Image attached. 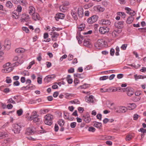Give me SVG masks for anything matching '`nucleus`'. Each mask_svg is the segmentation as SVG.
Masks as SVG:
<instances>
[{
	"mask_svg": "<svg viewBox=\"0 0 146 146\" xmlns=\"http://www.w3.org/2000/svg\"><path fill=\"white\" fill-rule=\"evenodd\" d=\"M115 53L114 50L113 48H111L110 50V54L111 56H113Z\"/></svg>",
	"mask_w": 146,
	"mask_h": 146,
	"instance_id": "obj_55",
	"label": "nucleus"
},
{
	"mask_svg": "<svg viewBox=\"0 0 146 146\" xmlns=\"http://www.w3.org/2000/svg\"><path fill=\"white\" fill-rule=\"evenodd\" d=\"M82 119L86 123H88L91 121V119L88 115H85L83 116Z\"/></svg>",
	"mask_w": 146,
	"mask_h": 146,
	"instance_id": "obj_9",
	"label": "nucleus"
},
{
	"mask_svg": "<svg viewBox=\"0 0 146 146\" xmlns=\"http://www.w3.org/2000/svg\"><path fill=\"white\" fill-rule=\"evenodd\" d=\"M19 1L23 5L25 6L27 4L25 0H19Z\"/></svg>",
	"mask_w": 146,
	"mask_h": 146,
	"instance_id": "obj_35",
	"label": "nucleus"
},
{
	"mask_svg": "<svg viewBox=\"0 0 146 146\" xmlns=\"http://www.w3.org/2000/svg\"><path fill=\"white\" fill-rule=\"evenodd\" d=\"M11 139L10 138H7L4 140L1 144L2 146H6L8 145V143L9 142Z\"/></svg>",
	"mask_w": 146,
	"mask_h": 146,
	"instance_id": "obj_21",
	"label": "nucleus"
},
{
	"mask_svg": "<svg viewBox=\"0 0 146 146\" xmlns=\"http://www.w3.org/2000/svg\"><path fill=\"white\" fill-rule=\"evenodd\" d=\"M89 85L87 84H84L83 85L80 86L78 88L86 89L89 87Z\"/></svg>",
	"mask_w": 146,
	"mask_h": 146,
	"instance_id": "obj_32",
	"label": "nucleus"
},
{
	"mask_svg": "<svg viewBox=\"0 0 146 146\" xmlns=\"http://www.w3.org/2000/svg\"><path fill=\"white\" fill-rule=\"evenodd\" d=\"M39 116L37 114V113L36 111H33L32 115L30 117H28V119L29 120H32V119L34 117Z\"/></svg>",
	"mask_w": 146,
	"mask_h": 146,
	"instance_id": "obj_20",
	"label": "nucleus"
},
{
	"mask_svg": "<svg viewBox=\"0 0 146 146\" xmlns=\"http://www.w3.org/2000/svg\"><path fill=\"white\" fill-rule=\"evenodd\" d=\"M78 100H75L73 101H71L70 102V103L72 104H78Z\"/></svg>",
	"mask_w": 146,
	"mask_h": 146,
	"instance_id": "obj_51",
	"label": "nucleus"
},
{
	"mask_svg": "<svg viewBox=\"0 0 146 146\" xmlns=\"http://www.w3.org/2000/svg\"><path fill=\"white\" fill-rule=\"evenodd\" d=\"M35 64V62L34 61H33L29 63V66L27 67V69H30L32 66Z\"/></svg>",
	"mask_w": 146,
	"mask_h": 146,
	"instance_id": "obj_42",
	"label": "nucleus"
},
{
	"mask_svg": "<svg viewBox=\"0 0 146 146\" xmlns=\"http://www.w3.org/2000/svg\"><path fill=\"white\" fill-rule=\"evenodd\" d=\"M86 101L88 103H94V96H90L89 97L86 96L85 97Z\"/></svg>",
	"mask_w": 146,
	"mask_h": 146,
	"instance_id": "obj_13",
	"label": "nucleus"
},
{
	"mask_svg": "<svg viewBox=\"0 0 146 146\" xmlns=\"http://www.w3.org/2000/svg\"><path fill=\"white\" fill-rule=\"evenodd\" d=\"M30 88V86L29 85H27L26 87H23L21 88V90H25L28 89H29Z\"/></svg>",
	"mask_w": 146,
	"mask_h": 146,
	"instance_id": "obj_48",
	"label": "nucleus"
},
{
	"mask_svg": "<svg viewBox=\"0 0 146 146\" xmlns=\"http://www.w3.org/2000/svg\"><path fill=\"white\" fill-rule=\"evenodd\" d=\"M102 115L101 114H98L96 116L97 118L98 119L100 120H102Z\"/></svg>",
	"mask_w": 146,
	"mask_h": 146,
	"instance_id": "obj_60",
	"label": "nucleus"
},
{
	"mask_svg": "<svg viewBox=\"0 0 146 146\" xmlns=\"http://www.w3.org/2000/svg\"><path fill=\"white\" fill-rule=\"evenodd\" d=\"M88 130L89 131L94 132L96 130V129L93 127H90L89 128Z\"/></svg>",
	"mask_w": 146,
	"mask_h": 146,
	"instance_id": "obj_46",
	"label": "nucleus"
},
{
	"mask_svg": "<svg viewBox=\"0 0 146 146\" xmlns=\"http://www.w3.org/2000/svg\"><path fill=\"white\" fill-rule=\"evenodd\" d=\"M78 110L80 113H83L84 109L82 107H79L78 108Z\"/></svg>",
	"mask_w": 146,
	"mask_h": 146,
	"instance_id": "obj_59",
	"label": "nucleus"
},
{
	"mask_svg": "<svg viewBox=\"0 0 146 146\" xmlns=\"http://www.w3.org/2000/svg\"><path fill=\"white\" fill-rule=\"evenodd\" d=\"M119 15L121 16L122 18H124L125 17L126 15L123 12H119Z\"/></svg>",
	"mask_w": 146,
	"mask_h": 146,
	"instance_id": "obj_49",
	"label": "nucleus"
},
{
	"mask_svg": "<svg viewBox=\"0 0 146 146\" xmlns=\"http://www.w3.org/2000/svg\"><path fill=\"white\" fill-rule=\"evenodd\" d=\"M25 51V50L23 48H18L15 50L16 52L18 53H21L24 52Z\"/></svg>",
	"mask_w": 146,
	"mask_h": 146,
	"instance_id": "obj_27",
	"label": "nucleus"
},
{
	"mask_svg": "<svg viewBox=\"0 0 146 146\" xmlns=\"http://www.w3.org/2000/svg\"><path fill=\"white\" fill-rule=\"evenodd\" d=\"M13 131L15 133L18 134L21 131V127L20 125L18 124H15L13 125Z\"/></svg>",
	"mask_w": 146,
	"mask_h": 146,
	"instance_id": "obj_5",
	"label": "nucleus"
},
{
	"mask_svg": "<svg viewBox=\"0 0 146 146\" xmlns=\"http://www.w3.org/2000/svg\"><path fill=\"white\" fill-rule=\"evenodd\" d=\"M127 14H129L130 15H131V16H134L135 15V11L133 10H132V11H131L129 12H127Z\"/></svg>",
	"mask_w": 146,
	"mask_h": 146,
	"instance_id": "obj_41",
	"label": "nucleus"
},
{
	"mask_svg": "<svg viewBox=\"0 0 146 146\" xmlns=\"http://www.w3.org/2000/svg\"><path fill=\"white\" fill-rule=\"evenodd\" d=\"M58 123L59 125L61 127H63L64 124V121L62 119L59 120L58 121Z\"/></svg>",
	"mask_w": 146,
	"mask_h": 146,
	"instance_id": "obj_34",
	"label": "nucleus"
},
{
	"mask_svg": "<svg viewBox=\"0 0 146 146\" xmlns=\"http://www.w3.org/2000/svg\"><path fill=\"white\" fill-rule=\"evenodd\" d=\"M93 123V126L97 128L100 129L102 127V123H101L94 121Z\"/></svg>",
	"mask_w": 146,
	"mask_h": 146,
	"instance_id": "obj_19",
	"label": "nucleus"
},
{
	"mask_svg": "<svg viewBox=\"0 0 146 146\" xmlns=\"http://www.w3.org/2000/svg\"><path fill=\"white\" fill-rule=\"evenodd\" d=\"M99 23L102 25H109L111 24V22L109 20L103 19L100 21Z\"/></svg>",
	"mask_w": 146,
	"mask_h": 146,
	"instance_id": "obj_10",
	"label": "nucleus"
},
{
	"mask_svg": "<svg viewBox=\"0 0 146 146\" xmlns=\"http://www.w3.org/2000/svg\"><path fill=\"white\" fill-rule=\"evenodd\" d=\"M22 8L21 6L20 5H18L17 9V11L19 13L21 12L22 11Z\"/></svg>",
	"mask_w": 146,
	"mask_h": 146,
	"instance_id": "obj_45",
	"label": "nucleus"
},
{
	"mask_svg": "<svg viewBox=\"0 0 146 146\" xmlns=\"http://www.w3.org/2000/svg\"><path fill=\"white\" fill-rule=\"evenodd\" d=\"M123 23L124 22L123 21L119 22V29H122L123 27Z\"/></svg>",
	"mask_w": 146,
	"mask_h": 146,
	"instance_id": "obj_54",
	"label": "nucleus"
},
{
	"mask_svg": "<svg viewBox=\"0 0 146 146\" xmlns=\"http://www.w3.org/2000/svg\"><path fill=\"white\" fill-rule=\"evenodd\" d=\"M84 25L82 24L80 25V27H78L79 31H81L83 30L84 28Z\"/></svg>",
	"mask_w": 146,
	"mask_h": 146,
	"instance_id": "obj_39",
	"label": "nucleus"
},
{
	"mask_svg": "<svg viewBox=\"0 0 146 146\" xmlns=\"http://www.w3.org/2000/svg\"><path fill=\"white\" fill-rule=\"evenodd\" d=\"M44 123L46 124L51 125L52 123V120L53 119V115L50 114H48L45 116Z\"/></svg>",
	"mask_w": 146,
	"mask_h": 146,
	"instance_id": "obj_1",
	"label": "nucleus"
},
{
	"mask_svg": "<svg viewBox=\"0 0 146 146\" xmlns=\"http://www.w3.org/2000/svg\"><path fill=\"white\" fill-rule=\"evenodd\" d=\"M114 27L115 29H119V21L115 22L114 23Z\"/></svg>",
	"mask_w": 146,
	"mask_h": 146,
	"instance_id": "obj_50",
	"label": "nucleus"
},
{
	"mask_svg": "<svg viewBox=\"0 0 146 146\" xmlns=\"http://www.w3.org/2000/svg\"><path fill=\"white\" fill-rule=\"evenodd\" d=\"M65 15L64 14L61 13L57 14L55 17L56 20L58 21L59 19H63L65 17Z\"/></svg>",
	"mask_w": 146,
	"mask_h": 146,
	"instance_id": "obj_16",
	"label": "nucleus"
},
{
	"mask_svg": "<svg viewBox=\"0 0 146 146\" xmlns=\"http://www.w3.org/2000/svg\"><path fill=\"white\" fill-rule=\"evenodd\" d=\"M13 61H16L17 60H18V61L17 62H16L15 63V65L14 66H17L18 65V64H22L23 62V60H19V58L17 56H15L13 60Z\"/></svg>",
	"mask_w": 146,
	"mask_h": 146,
	"instance_id": "obj_15",
	"label": "nucleus"
},
{
	"mask_svg": "<svg viewBox=\"0 0 146 146\" xmlns=\"http://www.w3.org/2000/svg\"><path fill=\"white\" fill-rule=\"evenodd\" d=\"M119 30L115 29L114 30L112 33V35L113 37H115L118 36L119 34Z\"/></svg>",
	"mask_w": 146,
	"mask_h": 146,
	"instance_id": "obj_24",
	"label": "nucleus"
},
{
	"mask_svg": "<svg viewBox=\"0 0 146 146\" xmlns=\"http://www.w3.org/2000/svg\"><path fill=\"white\" fill-rule=\"evenodd\" d=\"M129 104L131 106V109H133L135 108L136 107V105L135 104L133 103Z\"/></svg>",
	"mask_w": 146,
	"mask_h": 146,
	"instance_id": "obj_62",
	"label": "nucleus"
},
{
	"mask_svg": "<svg viewBox=\"0 0 146 146\" xmlns=\"http://www.w3.org/2000/svg\"><path fill=\"white\" fill-rule=\"evenodd\" d=\"M59 9L62 12H64L67 9V8L63 5L60 6Z\"/></svg>",
	"mask_w": 146,
	"mask_h": 146,
	"instance_id": "obj_31",
	"label": "nucleus"
},
{
	"mask_svg": "<svg viewBox=\"0 0 146 146\" xmlns=\"http://www.w3.org/2000/svg\"><path fill=\"white\" fill-rule=\"evenodd\" d=\"M98 18V17L96 15H94L88 18L87 20L88 23L90 24H92L96 22Z\"/></svg>",
	"mask_w": 146,
	"mask_h": 146,
	"instance_id": "obj_4",
	"label": "nucleus"
},
{
	"mask_svg": "<svg viewBox=\"0 0 146 146\" xmlns=\"http://www.w3.org/2000/svg\"><path fill=\"white\" fill-rule=\"evenodd\" d=\"M34 130L33 129L29 127L27 129L26 134L29 135H32L34 133Z\"/></svg>",
	"mask_w": 146,
	"mask_h": 146,
	"instance_id": "obj_17",
	"label": "nucleus"
},
{
	"mask_svg": "<svg viewBox=\"0 0 146 146\" xmlns=\"http://www.w3.org/2000/svg\"><path fill=\"white\" fill-rule=\"evenodd\" d=\"M32 15V18L35 21L41 20V17L37 13H35Z\"/></svg>",
	"mask_w": 146,
	"mask_h": 146,
	"instance_id": "obj_14",
	"label": "nucleus"
},
{
	"mask_svg": "<svg viewBox=\"0 0 146 146\" xmlns=\"http://www.w3.org/2000/svg\"><path fill=\"white\" fill-rule=\"evenodd\" d=\"M42 78H40V77H38L37 78V82L39 84H42Z\"/></svg>",
	"mask_w": 146,
	"mask_h": 146,
	"instance_id": "obj_57",
	"label": "nucleus"
},
{
	"mask_svg": "<svg viewBox=\"0 0 146 146\" xmlns=\"http://www.w3.org/2000/svg\"><path fill=\"white\" fill-rule=\"evenodd\" d=\"M140 71L143 72H145L146 71V68L143 67L140 70Z\"/></svg>",
	"mask_w": 146,
	"mask_h": 146,
	"instance_id": "obj_64",
	"label": "nucleus"
},
{
	"mask_svg": "<svg viewBox=\"0 0 146 146\" xmlns=\"http://www.w3.org/2000/svg\"><path fill=\"white\" fill-rule=\"evenodd\" d=\"M132 138V136L130 135H128L126 136V140L127 141H129L131 140Z\"/></svg>",
	"mask_w": 146,
	"mask_h": 146,
	"instance_id": "obj_40",
	"label": "nucleus"
},
{
	"mask_svg": "<svg viewBox=\"0 0 146 146\" xmlns=\"http://www.w3.org/2000/svg\"><path fill=\"white\" fill-rule=\"evenodd\" d=\"M50 34L52 36V40L54 41L56 40V38L59 35V34L55 32H52Z\"/></svg>",
	"mask_w": 146,
	"mask_h": 146,
	"instance_id": "obj_11",
	"label": "nucleus"
},
{
	"mask_svg": "<svg viewBox=\"0 0 146 146\" xmlns=\"http://www.w3.org/2000/svg\"><path fill=\"white\" fill-rule=\"evenodd\" d=\"M23 113V111L22 109H20L17 111V113L19 116L21 115Z\"/></svg>",
	"mask_w": 146,
	"mask_h": 146,
	"instance_id": "obj_38",
	"label": "nucleus"
},
{
	"mask_svg": "<svg viewBox=\"0 0 146 146\" xmlns=\"http://www.w3.org/2000/svg\"><path fill=\"white\" fill-rule=\"evenodd\" d=\"M8 103H12L13 104H15V102L11 98H10L8 100Z\"/></svg>",
	"mask_w": 146,
	"mask_h": 146,
	"instance_id": "obj_61",
	"label": "nucleus"
},
{
	"mask_svg": "<svg viewBox=\"0 0 146 146\" xmlns=\"http://www.w3.org/2000/svg\"><path fill=\"white\" fill-rule=\"evenodd\" d=\"M100 33L102 34H104L108 33L109 31V29L106 27H101L99 30Z\"/></svg>",
	"mask_w": 146,
	"mask_h": 146,
	"instance_id": "obj_6",
	"label": "nucleus"
},
{
	"mask_svg": "<svg viewBox=\"0 0 146 146\" xmlns=\"http://www.w3.org/2000/svg\"><path fill=\"white\" fill-rule=\"evenodd\" d=\"M134 19V18L133 16H130L129 17L126 21V23L128 24H131Z\"/></svg>",
	"mask_w": 146,
	"mask_h": 146,
	"instance_id": "obj_22",
	"label": "nucleus"
},
{
	"mask_svg": "<svg viewBox=\"0 0 146 146\" xmlns=\"http://www.w3.org/2000/svg\"><path fill=\"white\" fill-rule=\"evenodd\" d=\"M76 122H72L70 123V126L71 128H74L76 126Z\"/></svg>",
	"mask_w": 146,
	"mask_h": 146,
	"instance_id": "obj_43",
	"label": "nucleus"
},
{
	"mask_svg": "<svg viewBox=\"0 0 146 146\" xmlns=\"http://www.w3.org/2000/svg\"><path fill=\"white\" fill-rule=\"evenodd\" d=\"M119 91L122 92L127 91V95L129 96H131L134 93V92L133 89L129 88H119Z\"/></svg>",
	"mask_w": 146,
	"mask_h": 146,
	"instance_id": "obj_2",
	"label": "nucleus"
},
{
	"mask_svg": "<svg viewBox=\"0 0 146 146\" xmlns=\"http://www.w3.org/2000/svg\"><path fill=\"white\" fill-rule=\"evenodd\" d=\"M105 42L103 39H98L95 44L96 48L98 49H100L101 48L104 46Z\"/></svg>",
	"mask_w": 146,
	"mask_h": 146,
	"instance_id": "obj_3",
	"label": "nucleus"
},
{
	"mask_svg": "<svg viewBox=\"0 0 146 146\" xmlns=\"http://www.w3.org/2000/svg\"><path fill=\"white\" fill-rule=\"evenodd\" d=\"M5 132H0V139H2L5 137Z\"/></svg>",
	"mask_w": 146,
	"mask_h": 146,
	"instance_id": "obj_44",
	"label": "nucleus"
},
{
	"mask_svg": "<svg viewBox=\"0 0 146 146\" xmlns=\"http://www.w3.org/2000/svg\"><path fill=\"white\" fill-rule=\"evenodd\" d=\"M127 46V44H123L121 47V48L122 50H125L126 49Z\"/></svg>",
	"mask_w": 146,
	"mask_h": 146,
	"instance_id": "obj_53",
	"label": "nucleus"
},
{
	"mask_svg": "<svg viewBox=\"0 0 146 146\" xmlns=\"http://www.w3.org/2000/svg\"><path fill=\"white\" fill-rule=\"evenodd\" d=\"M84 41L83 44L84 46L87 47H90L91 46V43L88 41L85 40Z\"/></svg>",
	"mask_w": 146,
	"mask_h": 146,
	"instance_id": "obj_28",
	"label": "nucleus"
},
{
	"mask_svg": "<svg viewBox=\"0 0 146 146\" xmlns=\"http://www.w3.org/2000/svg\"><path fill=\"white\" fill-rule=\"evenodd\" d=\"M71 14L75 20H76L78 19L76 13L74 10H72L71 11Z\"/></svg>",
	"mask_w": 146,
	"mask_h": 146,
	"instance_id": "obj_26",
	"label": "nucleus"
},
{
	"mask_svg": "<svg viewBox=\"0 0 146 146\" xmlns=\"http://www.w3.org/2000/svg\"><path fill=\"white\" fill-rule=\"evenodd\" d=\"M97 10L98 11L100 12H102L104 10V9L100 5H98L97 7Z\"/></svg>",
	"mask_w": 146,
	"mask_h": 146,
	"instance_id": "obj_36",
	"label": "nucleus"
},
{
	"mask_svg": "<svg viewBox=\"0 0 146 146\" xmlns=\"http://www.w3.org/2000/svg\"><path fill=\"white\" fill-rule=\"evenodd\" d=\"M30 19L29 15L28 14H24L22 15L21 20L23 22H27Z\"/></svg>",
	"mask_w": 146,
	"mask_h": 146,
	"instance_id": "obj_7",
	"label": "nucleus"
},
{
	"mask_svg": "<svg viewBox=\"0 0 146 146\" xmlns=\"http://www.w3.org/2000/svg\"><path fill=\"white\" fill-rule=\"evenodd\" d=\"M63 5L66 7L70 5V3L68 1H65L63 3Z\"/></svg>",
	"mask_w": 146,
	"mask_h": 146,
	"instance_id": "obj_63",
	"label": "nucleus"
},
{
	"mask_svg": "<svg viewBox=\"0 0 146 146\" xmlns=\"http://www.w3.org/2000/svg\"><path fill=\"white\" fill-rule=\"evenodd\" d=\"M134 77L136 80L139 79H143L144 78V76L142 75H134Z\"/></svg>",
	"mask_w": 146,
	"mask_h": 146,
	"instance_id": "obj_33",
	"label": "nucleus"
},
{
	"mask_svg": "<svg viewBox=\"0 0 146 146\" xmlns=\"http://www.w3.org/2000/svg\"><path fill=\"white\" fill-rule=\"evenodd\" d=\"M139 131H141L143 133H146V129L143 128H141L139 130Z\"/></svg>",
	"mask_w": 146,
	"mask_h": 146,
	"instance_id": "obj_58",
	"label": "nucleus"
},
{
	"mask_svg": "<svg viewBox=\"0 0 146 146\" xmlns=\"http://www.w3.org/2000/svg\"><path fill=\"white\" fill-rule=\"evenodd\" d=\"M19 16V13H17L15 12L12 15V17L13 18H15V19H17L18 18Z\"/></svg>",
	"mask_w": 146,
	"mask_h": 146,
	"instance_id": "obj_37",
	"label": "nucleus"
},
{
	"mask_svg": "<svg viewBox=\"0 0 146 146\" xmlns=\"http://www.w3.org/2000/svg\"><path fill=\"white\" fill-rule=\"evenodd\" d=\"M35 8L33 6H30L29 7V13L31 15H33L34 13H35Z\"/></svg>",
	"mask_w": 146,
	"mask_h": 146,
	"instance_id": "obj_18",
	"label": "nucleus"
},
{
	"mask_svg": "<svg viewBox=\"0 0 146 146\" xmlns=\"http://www.w3.org/2000/svg\"><path fill=\"white\" fill-rule=\"evenodd\" d=\"M108 78V76H104L100 77V80H104L107 79Z\"/></svg>",
	"mask_w": 146,
	"mask_h": 146,
	"instance_id": "obj_47",
	"label": "nucleus"
},
{
	"mask_svg": "<svg viewBox=\"0 0 146 146\" xmlns=\"http://www.w3.org/2000/svg\"><path fill=\"white\" fill-rule=\"evenodd\" d=\"M78 14L79 17L81 18L83 17V12L82 9H78Z\"/></svg>",
	"mask_w": 146,
	"mask_h": 146,
	"instance_id": "obj_29",
	"label": "nucleus"
},
{
	"mask_svg": "<svg viewBox=\"0 0 146 146\" xmlns=\"http://www.w3.org/2000/svg\"><path fill=\"white\" fill-rule=\"evenodd\" d=\"M10 42L9 41H5V47L8 50L10 48Z\"/></svg>",
	"mask_w": 146,
	"mask_h": 146,
	"instance_id": "obj_25",
	"label": "nucleus"
},
{
	"mask_svg": "<svg viewBox=\"0 0 146 146\" xmlns=\"http://www.w3.org/2000/svg\"><path fill=\"white\" fill-rule=\"evenodd\" d=\"M33 120V122L34 123L37 122L38 124H40L42 123V120L41 118L39 116L34 117L32 119V120Z\"/></svg>",
	"mask_w": 146,
	"mask_h": 146,
	"instance_id": "obj_12",
	"label": "nucleus"
},
{
	"mask_svg": "<svg viewBox=\"0 0 146 146\" xmlns=\"http://www.w3.org/2000/svg\"><path fill=\"white\" fill-rule=\"evenodd\" d=\"M23 31H25L26 33H29V30L28 28L26 27H23Z\"/></svg>",
	"mask_w": 146,
	"mask_h": 146,
	"instance_id": "obj_56",
	"label": "nucleus"
},
{
	"mask_svg": "<svg viewBox=\"0 0 146 146\" xmlns=\"http://www.w3.org/2000/svg\"><path fill=\"white\" fill-rule=\"evenodd\" d=\"M6 82L9 84L11 82V80L10 78L9 77H7L6 80Z\"/></svg>",
	"mask_w": 146,
	"mask_h": 146,
	"instance_id": "obj_52",
	"label": "nucleus"
},
{
	"mask_svg": "<svg viewBox=\"0 0 146 146\" xmlns=\"http://www.w3.org/2000/svg\"><path fill=\"white\" fill-rule=\"evenodd\" d=\"M127 110V108L124 106H120L119 108V113H124Z\"/></svg>",
	"mask_w": 146,
	"mask_h": 146,
	"instance_id": "obj_23",
	"label": "nucleus"
},
{
	"mask_svg": "<svg viewBox=\"0 0 146 146\" xmlns=\"http://www.w3.org/2000/svg\"><path fill=\"white\" fill-rule=\"evenodd\" d=\"M6 6L9 8H11L13 6V4L10 1H7L6 4Z\"/></svg>",
	"mask_w": 146,
	"mask_h": 146,
	"instance_id": "obj_30",
	"label": "nucleus"
},
{
	"mask_svg": "<svg viewBox=\"0 0 146 146\" xmlns=\"http://www.w3.org/2000/svg\"><path fill=\"white\" fill-rule=\"evenodd\" d=\"M55 77V75H48L45 77L44 79V80L45 82H48L52 80Z\"/></svg>",
	"mask_w": 146,
	"mask_h": 146,
	"instance_id": "obj_8",
	"label": "nucleus"
}]
</instances>
